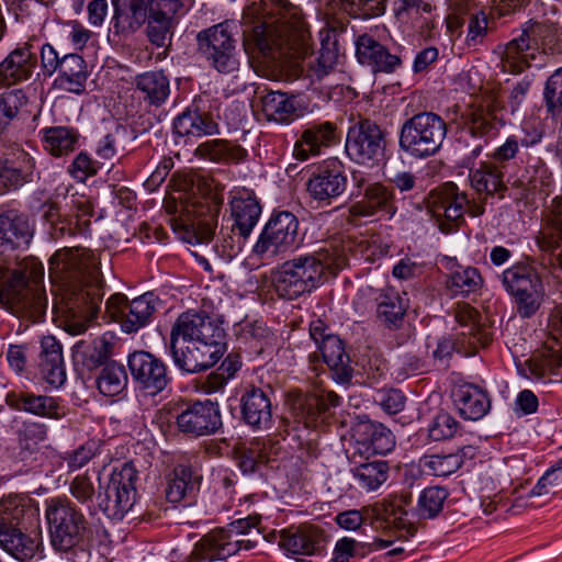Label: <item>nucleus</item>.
<instances>
[{
  "label": "nucleus",
  "mask_w": 562,
  "mask_h": 562,
  "mask_svg": "<svg viewBox=\"0 0 562 562\" xmlns=\"http://www.w3.org/2000/svg\"><path fill=\"white\" fill-rule=\"evenodd\" d=\"M467 125L472 136L487 140L498 134L503 121L498 117L496 109L487 104L472 109Z\"/></svg>",
  "instance_id": "nucleus-41"
},
{
  "label": "nucleus",
  "mask_w": 562,
  "mask_h": 562,
  "mask_svg": "<svg viewBox=\"0 0 562 562\" xmlns=\"http://www.w3.org/2000/svg\"><path fill=\"white\" fill-rule=\"evenodd\" d=\"M231 210L234 217V227L238 231V239L229 236L225 238V247L229 249V255L238 254L245 240L248 238L254 227L257 225L261 214V205L255 192L248 188H235L231 191Z\"/></svg>",
  "instance_id": "nucleus-16"
},
{
  "label": "nucleus",
  "mask_w": 562,
  "mask_h": 562,
  "mask_svg": "<svg viewBox=\"0 0 562 562\" xmlns=\"http://www.w3.org/2000/svg\"><path fill=\"white\" fill-rule=\"evenodd\" d=\"M260 522L257 516L237 519L226 528L216 529L205 535L193 548L190 562H212L225 560L237 553L244 540L239 536L249 533Z\"/></svg>",
  "instance_id": "nucleus-6"
},
{
  "label": "nucleus",
  "mask_w": 562,
  "mask_h": 562,
  "mask_svg": "<svg viewBox=\"0 0 562 562\" xmlns=\"http://www.w3.org/2000/svg\"><path fill=\"white\" fill-rule=\"evenodd\" d=\"M158 304L159 299L153 292L132 301L122 293H114L105 302L102 318L119 322L124 333L133 334L150 322Z\"/></svg>",
  "instance_id": "nucleus-12"
},
{
  "label": "nucleus",
  "mask_w": 562,
  "mask_h": 562,
  "mask_svg": "<svg viewBox=\"0 0 562 562\" xmlns=\"http://www.w3.org/2000/svg\"><path fill=\"white\" fill-rule=\"evenodd\" d=\"M375 301L378 318L389 328L400 327L407 307L400 293L392 288L383 289Z\"/></svg>",
  "instance_id": "nucleus-42"
},
{
  "label": "nucleus",
  "mask_w": 562,
  "mask_h": 562,
  "mask_svg": "<svg viewBox=\"0 0 562 562\" xmlns=\"http://www.w3.org/2000/svg\"><path fill=\"white\" fill-rule=\"evenodd\" d=\"M224 352L225 344L222 340H196L170 345L175 366L188 373L206 371L220 361Z\"/></svg>",
  "instance_id": "nucleus-17"
},
{
  "label": "nucleus",
  "mask_w": 562,
  "mask_h": 562,
  "mask_svg": "<svg viewBox=\"0 0 562 562\" xmlns=\"http://www.w3.org/2000/svg\"><path fill=\"white\" fill-rule=\"evenodd\" d=\"M299 221L289 211L273 213L265 225L252 254L265 262H270L296 245Z\"/></svg>",
  "instance_id": "nucleus-10"
},
{
  "label": "nucleus",
  "mask_w": 562,
  "mask_h": 562,
  "mask_svg": "<svg viewBox=\"0 0 562 562\" xmlns=\"http://www.w3.org/2000/svg\"><path fill=\"white\" fill-rule=\"evenodd\" d=\"M177 24L178 18H169L164 13L149 11L146 26L147 37L156 47L165 48L164 56H167Z\"/></svg>",
  "instance_id": "nucleus-46"
},
{
  "label": "nucleus",
  "mask_w": 562,
  "mask_h": 562,
  "mask_svg": "<svg viewBox=\"0 0 562 562\" xmlns=\"http://www.w3.org/2000/svg\"><path fill=\"white\" fill-rule=\"evenodd\" d=\"M356 54L360 64L367 65L373 71L391 74L402 64L400 56L389 49L369 34H361L356 41Z\"/></svg>",
  "instance_id": "nucleus-26"
},
{
  "label": "nucleus",
  "mask_w": 562,
  "mask_h": 562,
  "mask_svg": "<svg viewBox=\"0 0 562 562\" xmlns=\"http://www.w3.org/2000/svg\"><path fill=\"white\" fill-rule=\"evenodd\" d=\"M173 133L179 137H202L218 133V125L207 113L187 109L173 120Z\"/></svg>",
  "instance_id": "nucleus-36"
},
{
  "label": "nucleus",
  "mask_w": 562,
  "mask_h": 562,
  "mask_svg": "<svg viewBox=\"0 0 562 562\" xmlns=\"http://www.w3.org/2000/svg\"><path fill=\"white\" fill-rule=\"evenodd\" d=\"M413 503V497L409 492L402 493L398 496L395 507L393 508L392 516L393 522L398 530L406 532V537L415 536L417 527L415 519L411 517V509H407Z\"/></svg>",
  "instance_id": "nucleus-55"
},
{
  "label": "nucleus",
  "mask_w": 562,
  "mask_h": 562,
  "mask_svg": "<svg viewBox=\"0 0 562 562\" xmlns=\"http://www.w3.org/2000/svg\"><path fill=\"white\" fill-rule=\"evenodd\" d=\"M273 387L250 385L240 397L241 419L254 429H268L272 425Z\"/></svg>",
  "instance_id": "nucleus-24"
},
{
  "label": "nucleus",
  "mask_w": 562,
  "mask_h": 562,
  "mask_svg": "<svg viewBox=\"0 0 562 562\" xmlns=\"http://www.w3.org/2000/svg\"><path fill=\"white\" fill-rule=\"evenodd\" d=\"M383 150L384 137L379 125L361 120L349 127L346 153L352 160L367 165L381 157Z\"/></svg>",
  "instance_id": "nucleus-18"
},
{
  "label": "nucleus",
  "mask_w": 562,
  "mask_h": 562,
  "mask_svg": "<svg viewBox=\"0 0 562 562\" xmlns=\"http://www.w3.org/2000/svg\"><path fill=\"white\" fill-rule=\"evenodd\" d=\"M261 109L269 121L290 123L306 112V105L295 95L269 91L261 97Z\"/></svg>",
  "instance_id": "nucleus-30"
},
{
  "label": "nucleus",
  "mask_w": 562,
  "mask_h": 562,
  "mask_svg": "<svg viewBox=\"0 0 562 562\" xmlns=\"http://www.w3.org/2000/svg\"><path fill=\"white\" fill-rule=\"evenodd\" d=\"M79 134L68 127L49 128L44 137V148L53 156H63L75 149Z\"/></svg>",
  "instance_id": "nucleus-51"
},
{
  "label": "nucleus",
  "mask_w": 562,
  "mask_h": 562,
  "mask_svg": "<svg viewBox=\"0 0 562 562\" xmlns=\"http://www.w3.org/2000/svg\"><path fill=\"white\" fill-rule=\"evenodd\" d=\"M272 445L270 441H252L248 446L238 445L233 450L234 460L243 474L256 472L260 463L270 460Z\"/></svg>",
  "instance_id": "nucleus-44"
},
{
  "label": "nucleus",
  "mask_w": 562,
  "mask_h": 562,
  "mask_svg": "<svg viewBox=\"0 0 562 562\" xmlns=\"http://www.w3.org/2000/svg\"><path fill=\"white\" fill-rule=\"evenodd\" d=\"M488 30L487 16L483 11L472 13L468 24L465 43L469 47H475L483 42Z\"/></svg>",
  "instance_id": "nucleus-60"
},
{
  "label": "nucleus",
  "mask_w": 562,
  "mask_h": 562,
  "mask_svg": "<svg viewBox=\"0 0 562 562\" xmlns=\"http://www.w3.org/2000/svg\"><path fill=\"white\" fill-rule=\"evenodd\" d=\"M338 140V127L330 121L308 124L294 144L295 159L305 161L311 156L321 154L322 148L330 147Z\"/></svg>",
  "instance_id": "nucleus-25"
},
{
  "label": "nucleus",
  "mask_w": 562,
  "mask_h": 562,
  "mask_svg": "<svg viewBox=\"0 0 562 562\" xmlns=\"http://www.w3.org/2000/svg\"><path fill=\"white\" fill-rule=\"evenodd\" d=\"M356 443V452L362 458L369 459L374 454H386L395 446L392 431L384 425L368 418H360L351 428ZM356 458V454H353Z\"/></svg>",
  "instance_id": "nucleus-23"
},
{
  "label": "nucleus",
  "mask_w": 562,
  "mask_h": 562,
  "mask_svg": "<svg viewBox=\"0 0 562 562\" xmlns=\"http://www.w3.org/2000/svg\"><path fill=\"white\" fill-rule=\"evenodd\" d=\"M221 426L218 404L211 401H196L188 405L177 416L179 431L192 437L210 436L215 434Z\"/></svg>",
  "instance_id": "nucleus-21"
},
{
  "label": "nucleus",
  "mask_w": 562,
  "mask_h": 562,
  "mask_svg": "<svg viewBox=\"0 0 562 562\" xmlns=\"http://www.w3.org/2000/svg\"><path fill=\"white\" fill-rule=\"evenodd\" d=\"M127 385V373L123 364L115 361L106 363L98 379L97 386L101 394L115 396L122 393Z\"/></svg>",
  "instance_id": "nucleus-49"
},
{
  "label": "nucleus",
  "mask_w": 562,
  "mask_h": 562,
  "mask_svg": "<svg viewBox=\"0 0 562 562\" xmlns=\"http://www.w3.org/2000/svg\"><path fill=\"white\" fill-rule=\"evenodd\" d=\"M87 78V65L81 56L69 54L61 58L57 79L60 88L74 93H81L85 90Z\"/></svg>",
  "instance_id": "nucleus-40"
},
{
  "label": "nucleus",
  "mask_w": 562,
  "mask_h": 562,
  "mask_svg": "<svg viewBox=\"0 0 562 562\" xmlns=\"http://www.w3.org/2000/svg\"><path fill=\"white\" fill-rule=\"evenodd\" d=\"M41 212L43 226L49 239L56 240L70 233L71 229L68 221L61 217L55 204L45 203L41 206Z\"/></svg>",
  "instance_id": "nucleus-54"
},
{
  "label": "nucleus",
  "mask_w": 562,
  "mask_h": 562,
  "mask_svg": "<svg viewBox=\"0 0 562 562\" xmlns=\"http://www.w3.org/2000/svg\"><path fill=\"white\" fill-rule=\"evenodd\" d=\"M471 1L472 0H450V7L452 8L453 12L447 16L446 22L451 35L461 34L463 19L460 16V14L468 9Z\"/></svg>",
  "instance_id": "nucleus-62"
},
{
  "label": "nucleus",
  "mask_w": 562,
  "mask_h": 562,
  "mask_svg": "<svg viewBox=\"0 0 562 562\" xmlns=\"http://www.w3.org/2000/svg\"><path fill=\"white\" fill-rule=\"evenodd\" d=\"M393 543L392 540H385L381 538H375L371 543L357 542L352 538L345 537L337 541L335 548L337 552H341L342 554L350 557L361 555L363 557L367 552H371L374 550L385 549Z\"/></svg>",
  "instance_id": "nucleus-57"
},
{
  "label": "nucleus",
  "mask_w": 562,
  "mask_h": 562,
  "mask_svg": "<svg viewBox=\"0 0 562 562\" xmlns=\"http://www.w3.org/2000/svg\"><path fill=\"white\" fill-rule=\"evenodd\" d=\"M95 454L93 442H88L77 448L67 459L68 468L76 471L86 465Z\"/></svg>",
  "instance_id": "nucleus-63"
},
{
  "label": "nucleus",
  "mask_w": 562,
  "mask_h": 562,
  "mask_svg": "<svg viewBox=\"0 0 562 562\" xmlns=\"http://www.w3.org/2000/svg\"><path fill=\"white\" fill-rule=\"evenodd\" d=\"M135 89L149 105L160 106L170 94V81L162 70H149L137 75Z\"/></svg>",
  "instance_id": "nucleus-35"
},
{
  "label": "nucleus",
  "mask_w": 562,
  "mask_h": 562,
  "mask_svg": "<svg viewBox=\"0 0 562 562\" xmlns=\"http://www.w3.org/2000/svg\"><path fill=\"white\" fill-rule=\"evenodd\" d=\"M323 361L331 371V376L338 383H347L351 380L352 369L349 364L350 359L345 350L342 340L336 336H327L321 345L317 346Z\"/></svg>",
  "instance_id": "nucleus-34"
},
{
  "label": "nucleus",
  "mask_w": 562,
  "mask_h": 562,
  "mask_svg": "<svg viewBox=\"0 0 562 562\" xmlns=\"http://www.w3.org/2000/svg\"><path fill=\"white\" fill-rule=\"evenodd\" d=\"M339 404L340 397L335 392L317 390L307 394H297L292 402V411L310 426Z\"/></svg>",
  "instance_id": "nucleus-32"
},
{
  "label": "nucleus",
  "mask_w": 562,
  "mask_h": 562,
  "mask_svg": "<svg viewBox=\"0 0 562 562\" xmlns=\"http://www.w3.org/2000/svg\"><path fill=\"white\" fill-rule=\"evenodd\" d=\"M42 379L53 387L61 386L66 381V369L63 347L54 336L41 339L40 362L37 363Z\"/></svg>",
  "instance_id": "nucleus-29"
},
{
  "label": "nucleus",
  "mask_w": 562,
  "mask_h": 562,
  "mask_svg": "<svg viewBox=\"0 0 562 562\" xmlns=\"http://www.w3.org/2000/svg\"><path fill=\"white\" fill-rule=\"evenodd\" d=\"M306 189L315 200H329L345 191L346 178H310Z\"/></svg>",
  "instance_id": "nucleus-53"
},
{
  "label": "nucleus",
  "mask_w": 562,
  "mask_h": 562,
  "mask_svg": "<svg viewBox=\"0 0 562 562\" xmlns=\"http://www.w3.org/2000/svg\"><path fill=\"white\" fill-rule=\"evenodd\" d=\"M233 29H236V24L225 21L202 30L196 35L199 52L222 74L234 72L239 67Z\"/></svg>",
  "instance_id": "nucleus-8"
},
{
  "label": "nucleus",
  "mask_w": 562,
  "mask_h": 562,
  "mask_svg": "<svg viewBox=\"0 0 562 562\" xmlns=\"http://www.w3.org/2000/svg\"><path fill=\"white\" fill-rule=\"evenodd\" d=\"M447 134L446 122L432 112L415 114L401 130V147L416 157L435 154Z\"/></svg>",
  "instance_id": "nucleus-7"
},
{
  "label": "nucleus",
  "mask_w": 562,
  "mask_h": 562,
  "mask_svg": "<svg viewBox=\"0 0 562 562\" xmlns=\"http://www.w3.org/2000/svg\"><path fill=\"white\" fill-rule=\"evenodd\" d=\"M177 199L190 203V215L171 218V226L189 244L209 243L214 236V223L224 201V187L215 178H170Z\"/></svg>",
  "instance_id": "nucleus-3"
},
{
  "label": "nucleus",
  "mask_w": 562,
  "mask_h": 562,
  "mask_svg": "<svg viewBox=\"0 0 562 562\" xmlns=\"http://www.w3.org/2000/svg\"><path fill=\"white\" fill-rule=\"evenodd\" d=\"M505 290L516 299L518 312L530 317L540 306L542 282L536 270L528 265H515L501 276Z\"/></svg>",
  "instance_id": "nucleus-13"
},
{
  "label": "nucleus",
  "mask_w": 562,
  "mask_h": 562,
  "mask_svg": "<svg viewBox=\"0 0 562 562\" xmlns=\"http://www.w3.org/2000/svg\"><path fill=\"white\" fill-rule=\"evenodd\" d=\"M374 402L379 404L385 413L394 415L404 409L406 397L400 390H380L374 396Z\"/></svg>",
  "instance_id": "nucleus-61"
},
{
  "label": "nucleus",
  "mask_w": 562,
  "mask_h": 562,
  "mask_svg": "<svg viewBox=\"0 0 562 562\" xmlns=\"http://www.w3.org/2000/svg\"><path fill=\"white\" fill-rule=\"evenodd\" d=\"M364 461H353L355 467L351 469L352 476L360 488L374 491L380 487L389 476V464L381 459H367Z\"/></svg>",
  "instance_id": "nucleus-39"
},
{
  "label": "nucleus",
  "mask_w": 562,
  "mask_h": 562,
  "mask_svg": "<svg viewBox=\"0 0 562 562\" xmlns=\"http://www.w3.org/2000/svg\"><path fill=\"white\" fill-rule=\"evenodd\" d=\"M199 484V476L190 467L178 465L168 480L166 498L173 504L188 501L189 505L195 496Z\"/></svg>",
  "instance_id": "nucleus-37"
},
{
  "label": "nucleus",
  "mask_w": 562,
  "mask_h": 562,
  "mask_svg": "<svg viewBox=\"0 0 562 562\" xmlns=\"http://www.w3.org/2000/svg\"><path fill=\"white\" fill-rule=\"evenodd\" d=\"M532 27L533 22L529 21L518 36L505 45H498L494 50L501 59L499 66L504 72L519 74L530 66V60L540 47L530 32Z\"/></svg>",
  "instance_id": "nucleus-22"
},
{
  "label": "nucleus",
  "mask_w": 562,
  "mask_h": 562,
  "mask_svg": "<svg viewBox=\"0 0 562 562\" xmlns=\"http://www.w3.org/2000/svg\"><path fill=\"white\" fill-rule=\"evenodd\" d=\"M459 423L449 413L441 412L431 420L428 428V436L435 441L451 438L458 430Z\"/></svg>",
  "instance_id": "nucleus-59"
},
{
  "label": "nucleus",
  "mask_w": 562,
  "mask_h": 562,
  "mask_svg": "<svg viewBox=\"0 0 562 562\" xmlns=\"http://www.w3.org/2000/svg\"><path fill=\"white\" fill-rule=\"evenodd\" d=\"M136 480V469L130 463H124L120 470L111 473L106 484H100L98 505L109 518L122 519L133 508Z\"/></svg>",
  "instance_id": "nucleus-11"
},
{
  "label": "nucleus",
  "mask_w": 562,
  "mask_h": 562,
  "mask_svg": "<svg viewBox=\"0 0 562 562\" xmlns=\"http://www.w3.org/2000/svg\"><path fill=\"white\" fill-rule=\"evenodd\" d=\"M447 190V192H432L429 196V205L435 215H443L447 220L456 222L462 217L469 201L465 194L454 192L453 183H449Z\"/></svg>",
  "instance_id": "nucleus-43"
},
{
  "label": "nucleus",
  "mask_w": 562,
  "mask_h": 562,
  "mask_svg": "<svg viewBox=\"0 0 562 562\" xmlns=\"http://www.w3.org/2000/svg\"><path fill=\"white\" fill-rule=\"evenodd\" d=\"M448 497L443 487L430 486L422 491L416 507L411 508V517L420 519H432L437 517Z\"/></svg>",
  "instance_id": "nucleus-47"
},
{
  "label": "nucleus",
  "mask_w": 562,
  "mask_h": 562,
  "mask_svg": "<svg viewBox=\"0 0 562 562\" xmlns=\"http://www.w3.org/2000/svg\"><path fill=\"white\" fill-rule=\"evenodd\" d=\"M35 60L33 58L32 45L25 44L16 47L0 64V88L9 87L31 77Z\"/></svg>",
  "instance_id": "nucleus-33"
},
{
  "label": "nucleus",
  "mask_w": 562,
  "mask_h": 562,
  "mask_svg": "<svg viewBox=\"0 0 562 562\" xmlns=\"http://www.w3.org/2000/svg\"><path fill=\"white\" fill-rule=\"evenodd\" d=\"M224 330L205 312L188 311L178 316L170 331V345L223 340Z\"/></svg>",
  "instance_id": "nucleus-19"
},
{
  "label": "nucleus",
  "mask_w": 562,
  "mask_h": 562,
  "mask_svg": "<svg viewBox=\"0 0 562 562\" xmlns=\"http://www.w3.org/2000/svg\"><path fill=\"white\" fill-rule=\"evenodd\" d=\"M112 346L103 337L93 339L90 342L78 341L74 347L75 363L81 364L89 371H92L101 366H105L110 357Z\"/></svg>",
  "instance_id": "nucleus-38"
},
{
  "label": "nucleus",
  "mask_w": 562,
  "mask_h": 562,
  "mask_svg": "<svg viewBox=\"0 0 562 562\" xmlns=\"http://www.w3.org/2000/svg\"><path fill=\"white\" fill-rule=\"evenodd\" d=\"M35 258L26 256L19 260L8 280L0 283V303L21 311L34 306Z\"/></svg>",
  "instance_id": "nucleus-15"
},
{
  "label": "nucleus",
  "mask_w": 562,
  "mask_h": 562,
  "mask_svg": "<svg viewBox=\"0 0 562 562\" xmlns=\"http://www.w3.org/2000/svg\"><path fill=\"white\" fill-rule=\"evenodd\" d=\"M531 34L542 49L550 54H562V24L548 20L532 21Z\"/></svg>",
  "instance_id": "nucleus-50"
},
{
  "label": "nucleus",
  "mask_w": 562,
  "mask_h": 562,
  "mask_svg": "<svg viewBox=\"0 0 562 562\" xmlns=\"http://www.w3.org/2000/svg\"><path fill=\"white\" fill-rule=\"evenodd\" d=\"M70 493L77 501L85 504L88 501H91L94 494V488L87 476L78 475L70 484Z\"/></svg>",
  "instance_id": "nucleus-64"
},
{
  "label": "nucleus",
  "mask_w": 562,
  "mask_h": 562,
  "mask_svg": "<svg viewBox=\"0 0 562 562\" xmlns=\"http://www.w3.org/2000/svg\"><path fill=\"white\" fill-rule=\"evenodd\" d=\"M33 239V228L27 218L12 212L0 214V254L26 250Z\"/></svg>",
  "instance_id": "nucleus-27"
},
{
  "label": "nucleus",
  "mask_w": 562,
  "mask_h": 562,
  "mask_svg": "<svg viewBox=\"0 0 562 562\" xmlns=\"http://www.w3.org/2000/svg\"><path fill=\"white\" fill-rule=\"evenodd\" d=\"M271 22L257 26L254 41L259 53L274 60L302 59V70L312 79L321 80L336 66L338 49L335 41H322L319 54L306 60L311 52V33L302 9L289 0H276L270 9Z\"/></svg>",
  "instance_id": "nucleus-1"
},
{
  "label": "nucleus",
  "mask_w": 562,
  "mask_h": 562,
  "mask_svg": "<svg viewBox=\"0 0 562 562\" xmlns=\"http://www.w3.org/2000/svg\"><path fill=\"white\" fill-rule=\"evenodd\" d=\"M423 468L436 476H448L461 468L458 454H432L423 459Z\"/></svg>",
  "instance_id": "nucleus-56"
},
{
  "label": "nucleus",
  "mask_w": 562,
  "mask_h": 562,
  "mask_svg": "<svg viewBox=\"0 0 562 562\" xmlns=\"http://www.w3.org/2000/svg\"><path fill=\"white\" fill-rule=\"evenodd\" d=\"M32 518L33 509L26 507L24 497L15 495L0 501V547L20 562L33 561L35 544L15 526Z\"/></svg>",
  "instance_id": "nucleus-5"
},
{
  "label": "nucleus",
  "mask_w": 562,
  "mask_h": 562,
  "mask_svg": "<svg viewBox=\"0 0 562 562\" xmlns=\"http://www.w3.org/2000/svg\"><path fill=\"white\" fill-rule=\"evenodd\" d=\"M543 94L548 111L553 115L562 114V67L548 78Z\"/></svg>",
  "instance_id": "nucleus-58"
},
{
  "label": "nucleus",
  "mask_w": 562,
  "mask_h": 562,
  "mask_svg": "<svg viewBox=\"0 0 562 562\" xmlns=\"http://www.w3.org/2000/svg\"><path fill=\"white\" fill-rule=\"evenodd\" d=\"M452 400L459 414L469 420L483 418L491 408L487 392L472 383H462L454 386Z\"/></svg>",
  "instance_id": "nucleus-31"
},
{
  "label": "nucleus",
  "mask_w": 562,
  "mask_h": 562,
  "mask_svg": "<svg viewBox=\"0 0 562 562\" xmlns=\"http://www.w3.org/2000/svg\"><path fill=\"white\" fill-rule=\"evenodd\" d=\"M126 137V127L121 124H114L98 142L95 147L97 158L93 159L87 153H80L72 161L69 171L82 172L85 176L110 173L115 167L113 160L120 153L125 150L123 139Z\"/></svg>",
  "instance_id": "nucleus-14"
},
{
  "label": "nucleus",
  "mask_w": 562,
  "mask_h": 562,
  "mask_svg": "<svg viewBox=\"0 0 562 562\" xmlns=\"http://www.w3.org/2000/svg\"><path fill=\"white\" fill-rule=\"evenodd\" d=\"M324 252L301 255L284 261L272 272L274 292L280 299L293 301L319 288L329 268Z\"/></svg>",
  "instance_id": "nucleus-4"
},
{
  "label": "nucleus",
  "mask_w": 562,
  "mask_h": 562,
  "mask_svg": "<svg viewBox=\"0 0 562 562\" xmlns=\"http://www.w3.org/2000/svg\"><path fill=\"white\" fill-rule=\"evenodd\" d=\"M127 364L133 381L150 395L161 392L169 382L164 361L148 351L132 352L128 356Z\"/></svg>",
  "instance_id": "nucleus-20"
},
{
  "label": "nucleus",
  "mask_w": 562,
  "mask_h": 562,
  "mask_svg": "<svg viewBox=\"0 0 562 562\" xmlns=\"http://www.w3.org/2000/svg\"><path fill=\"white\" fill-rule=\"evenodd\" d=\"M195 156L213 162H238L244 158L246 151L237 145L229 144L223 139H212L200 144Z\"/></svg>",
  "instance_id": "nucleus-45"
},
{
  "label": "nucleus",
  "mask_w": 562,
  "mask_h": 562,
  "mask_svg": "<svg viewBox=\"0 0 562 562\" xmlns=\"http://www.w3.org/2000/svg\"><path fill=\"white\" fill-rule=\"evenodd\" d=\"M324 542L323 530L313 525L291 526L281 530L279 544L292 554L312 555Z\"/></svg>",
  "instance_id": "nucleus-28"
},
{
  "label": "nucleus",
  "mask_w": 562,
  "mask_h": 562,
  "mask_svg": "<svg viewBox=\"0 0 562 562\" xmlns=\"http://www.w3.org/2000/svg\"><path fill=\"white\" fill-rule=\"evenodd\" d=\"M45 518L50 542L60 551L76 546L86 529V519L65 497H53L45 502Z\"/></svg>",
  "instance_id": "nucleus-9"
},
{
  "label": "nucleus",
  "mask_w": 562,
  "mask_h": 562,
  "mask_svg": "<svg viewBox=\"0 0 562 562\" xmlns=\"http://www.w3.org/2000/svg\"><path fill=\"white\" fill-rule=\"evenodd\" d=\"M483 285V278L474 267H459L447 280V288L453 296H467L477 292Z\"/></svg>",
  "instance_id": "nucleus-48"
},
{
  "label": "nucleus",
  "mask_w": 562,
  "mask_h": 562,
  "mask_svg": "<svg viewBox=\"0 0 562 562\" xmlns=\"http://www.w3.org/2000/svg\"><path fill=\"white\" fill-rule=\"evenodd\" d=\"M562 367V351L553 347L544 346L528 361V369L537 380L546 376L547 373H554Z\"/></svg>",
  "instance_id": "nucleus-52"
},
{
  "label": "nucleus",
  "mask_w": 562,
  "mask_h": 562,
  "mask_svg": "<svg viewBox=\"0 0 562 562\" xmlns=\"http://www.w3.org/2000/svg\"><path fill=\"white\" fill-rule=\"evenodd\" d=\"M49 278L59 283L65 306L64 328L81 335L101 314L104 284L98 267L79 258L77 251L58 250L49 259Z\"/></svg>",
  "instance_id": "nucleus-2"
}]
</instances>
